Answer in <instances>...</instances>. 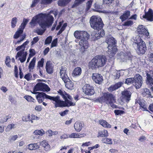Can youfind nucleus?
Listing matches in <instances>:
<instances>
[{"instance_id": "nucleus-1", "label": "nucleus", "mask_w": 153, "mask_h": 153, "mask_svg": "<svg viewBox=\"0 0 153 153\" xmlns=\"http://www.w3.org/2000/svg\"><path fill=\"white\" fill-rule=\"evenodd\" d=\"M51 11L49 13H39L34 16L30 23V27L33 28L37 23L43 29L37 28L35 32L39 35H42L44 33L46 27L48 26H51L53 21V17L50 14L53 13Z\"/></svg>"}, {"instance_id": "nucleus-2", "label": "nucleus", "mask_w": 153, "mask_h": 153, "mask_svg": "<svg viewBox=\"0 0 153 153\" xmlns=\"http://www.w3.org/2000/svg\"><path fill=\"white\" fill-rule=\"evenodd\" d=\"M58 92L65 101L62 100L59 96H57L56 97L55 102L54 103L55 108L69 107L75 105V103L72 101V97L65 91L59 90Z\"/></svg>"}, {"instance_id": "nucleus-3", "label": "nucleus", "mask_w": 153, "mask_h": 153, "mask_svg": "<svg viewBox=\"0 0 153 153\" xmlns=\"http://www.w3.org/2000/svg\"><path fill=\"white\" fill-rule=\"evenodd\" d=\"M74 37L77 39L75 40L76 42H79L80 46V51L83 53L89 47L87 40L89 35L84 31L76 30L74 33Z\"/></svg>"}, {"instance_id": "nucleus-4", "label": "nucleus", "mask_w": 153, "mask_h": 153, "mask_svg": "<svg viewBox=\"0 0 153 153\" xmlns=\"http://www.w3.org/2000/svg\"><path fill=\"white\" fill-rule=\"evenodd\" d=\"M107 60V58L105 56H95L89 63V66L92 69L103 67L105 64Z\"/></svg>"}, {"instance_id": "nucleus-5", "label": "nucleus", "mask_w": 153, "mask_h": 153, "mask_svg": "<svg viewBox=\"0 0 153 153\" xmlns=\"http://www.w3.org/2000/svg\"><path fill=\"white\" fill-rule=\"evenodd\" d=\"M29 42V41L27 40L21 46H18L16 48V51H20L17 52L16 56V58L17 59L18 57H21L19 58V60L21 63L24 62L26 59L27 53L26 51L25 52L24 51L25 46L27 45Z\"/></svg>"}, {"instance_id": "nucleus-6", "label": "nucleus", "mask_w": 153, "mask_h": 153, "mask_svg": "<svg viewBox=\"0 0 153 153\" xmlns=\"http://www.w3.org/2000/svg\"><path fill=\"white\" fill-rule=\"evenodd\" d=\"M114 99L113 95L110 93H105L102 96L98 99V100L101 103H105L113 108H116V105L113 103Z\"/></svg>"}, {"instance_id": "nucleus-7", "label": "nucleus", "mask_w": 153, "mask_h": 153, "mask_svg": "<svg viewBox=\"0 0 153 153\" xmlns=\"http://www.w3.org/2000/svg\"><path fill=\"white\" fill-rule=\"evenodd\" d=\"M90 22L91 27L97 30L102 29L104 25L101 18L99 16H92L90 18Z\"/></svg>"}, {"instance_id": "nucleus-8", "label": "nucleus", "mask_w": 153, "mask_h": 153, "mask_svg": "<svg viewBox=\"0 0 153 153\" xmlns=\"http://www.w3.org/2000/svg\"><path fill=\"white\" fill-rule=\"evenodd\" d=\"M32 93L36 94V99L39 103H42L45 99H49L55 102L56 97H53L50 96L43 92H33Z\"/></svg>"}, {"instance_id": "nucleus-9", "label": "nucleus", "mask_w": 153, "mask_h": 153, "mask_svg": "<svg viewBox=\"0 0 153 153\" xmlns=\"http://www.w3.org/2000/svg\"><path fill=\"white\" fill-rule=\"evenodd\" d=\"M33 92L37 91H48L50 90V88L48 85L43 82H39L37 83L34 87Z\"/></svg>"}, {"instance_id": "nucleus-10", "label": "nucleus", "mask_w": 153, "mask_h": 153, "mask_svg": "<svg viewBox=\"0 0 153 153\" xmlns=\"http://www.w3.org/2000/svg\"><path fill=\"white\" fill-rule=\"evenodd\" d=\"M134 85L136 89H139L142 86L143 83V78L139 74H135L133 77Z\"/></svg>"}, {"instance_id": "nucleus-11", "label": "nucleus", "mask_w": 153, "mask_h": 153, "mask_svg": "<svg viewBox=\"0 0 153 153\" xmlns=\"http://www.w3.org/2000/svg\"><path fill=\"white\" fill-rule=\"evenodd\" d=\"M132 57L130 52L129 51L126 52V53L121 52L117 56L118 59H120L123 62L126 61L127 60H131Z\"/></svg>"}, {"instance_id": "nucleus-12", "label": "nucleus", "mask_w": 153, "mask_h": 153, "mask_svg": "<svg viewBox=\"0 0 153 153\" xmlns=\"http://www.w3.org/2000/svg\"><path fill=\"white\" fill-rule=\"evenodd\" d=\"M137 31L138 34L142 37L144 36L148 37L149 36L148 30L142 25H140L138 26Z\"/></svg>"}, {"instance_id": "nucleus-13", "label": "nucleus", "mask_w": 153, "mask_h": 153, "mask_svg": "<svg viewBox=\"0 0 153 153\" xmlns=\"http://www.w3.org/2000/svg\"><path fill=\"white\" fill-rule=\"evenodd\" d=\"M82 89L84 93L89 96L93 95L95 92L93 87L89 84H85L83 87Z\"/></svg>"}, {"instance_id": "nucleus-14", "label": "nucleus", "mask_w": 153, "mask_h": 153, "mask_svg": "<svg viewBox=\"0 0 153 153\" xmlns=\"http://www.w3.org/2000/svg\"><path fill=\"white\" fill-rule=\"evenodd\" d=\"M92 79L96 83L99 85L101 84L103 81V76L99 74L93 73L92 76Z\"/></svg>"}, {"instance_id": "nucleus-15", "label": "nucleus", "mask_w": 153, "mask_h": 153, "mask_svg": "<svg viewBox=\"0 0 153 153\" xmlns=\"http://www.w3.org/2000/svg\"><path fill=\"white\" fill-rule=\"evenodd\" d=\"M131 93L127 91H124L122 93L120 98L123 102H128L130 100Z\"/></svg>"}, {"instance_id": "nucleus-16", "label": "nucleus", "mask_w": 153, "mask_h": 153, "mask_svg": "<svg viewBox=\"0 0 153 153\" xmlns=\"http://www.w3.org/2000/svg\"><path fill=\"white\" fill-rule=\"evenodd\" d=\"M137 52L138 54H144L146 50V47L145 42L137 46Z\"/></svg>"}, {"instance_id": "nucleus-17", "label": "nucleus", "mask_w": 153, "mask_h": 153, "mask_svg": "<svg viewBox=\"0 0 153 153\" xmlns=\"http://www.w3.org/2000/svg\"><path fill=\"white\" fill-rule=\"evenodd\" d=\"M106 42L108 45V49H111L113 47H116L115 45L116 43V41L112 37L108 38L106 40Z\"/></svg>"}, {"instance_id": "nucleus-18", "label": "nucleus", "mask_w": 153, "mask_h": 153, "mask_svg": "<svg viewBox=\"0 0 153 153\" xmlns=\"http://www.w3.org/2000/svg\"><path fill=\"white\" fill-rule=\"evenodd\" d=\"M67 68L65 67L62 66L60 69V77L63 81H65L66 79L68 78L67 75Z\"/></svg>"}, {"instance_id": "nucleus-19", "label": "nucleus", "mask_w": 153, "mask_h": 153, "mask_svg": "<svg viewBox=\"0 0 153 153\" xmlns=\"http://www.w3.org/2000/svg\"><path fill=\"white\" fill-rule=\"evenodd\" d=\"M143 17L146 19L148 21H153V12L151 9H149L148 12L145 13Z\"/></svg>"}, {"instance_id": "nucleus-20", "label": "nucleus", "mask_w": 153, "mask_h": 153, "mask_svg": "<svg viewBox=\"0 0 153 153\" xmlns=\"http://www.w3.org/2000/svg\"><path fill=\"white\" fill-rule=\"evenodd\" d=\"M84 125V124L82 122L78 121L76 122L75 123L74 127L76 131L79 132L82 129Z\"/></svg>"}, {"instance_id": "nucleus-21", "label": "nucleus", "mask_w": 153, "mask_h": 153, "mask_svg": "<svg viewBox=\"0 0 153 153\" xmlns=\"http://www.w3.org/2000/svg\"><path fill=\"white\" fill-rule=\"evenodd\" d=\"M123 84L121 82L116 83L114 85H112L108 88V90L110 92H112L120 88Z\"/></svg>"}, {"instance_id": "nucleus-22", "label": "nucleus", "mask_w": 153, "mask_h": 153, "mask_svg": "<svg viewBox=\"0 0 153 153\" xmlns=\"http://www.w3.org/2000/svg\"><path fill=\"white\" fill-rule=\"evenodd\" d=\"M63 81L65 83V86L68 89L72 90L73 89L74 87V84L72 82L69 78V77Z\"/></svg>"}, {"instance_id": "nucleus-23", "label": "nucleus", "mask_w": 153, "mask_h": 153, "mask_svg": "<svg viewBox=\"0 0 153 153\" xmlns=\"http://www.w3.org/2000/svg\"><path fill=\"white\" fill-rule=\"evenodd\" d=\"M45 69L46 72L49 74H52L53 72V67L50 64V61H48L46 64Z\"/></svg>"}, {"instance_id": "nucleus-24", "label": "nucleus", "mask_w": 153, "mask_h": 153, "mask_svg": "<svg viewBox=\"0 0 153 153\" xmlns=\"http://www.w3.org/2000/svg\"><path fill=\"white\" fill-rule=\"evenodd\" d=\"M117 50V47H113L111 49H108L107 53L110 58H112L115 54Z\"/></svg>"}, {"instance_id": "nucleus-25", "label": "nucleus", "mask_w": 153, "mask_h": 153, "mask_svg": "<svg viewBox=\"0 0 153 153\" xmlns=\"http://www.w3.org/2000/svg\"><path fill=\"white\" fill-rule=\"evenodd\" d=\"M41 145L44 148V150L46 151H49L50 150V146L47 141L44 140L40 143Z\"/></svg>"}, {"instance_id": "nucleus-26", "label": "nucleus", "mask_w": 153, "mask_h": 153, "mask_svg": "<svg viewBox=\"0 0 153 153\" xmlns=\"http://www.w3.org/2000/svg\"><path fill=\"white\" fill-rule=\"evenodd\" d=\"M91 39L93 41H95L99 39L100 38V36L99 32H92L91 34Z\"/></svg>"}, {"instance_id": "nucleus-27", "label": "nucleus", "mask_w": 153, "mask_h": 153, "mask_svg": "<svg viewBox=\"0 0 153 153\" xmlns=\"http://www.w3.org/2000/svg\"><path fill=\"white\" fill-rule=\"evenodd\" d=\"M130 15V12L128 11H126L124 12L123 15L120 16V18L122 21H123L128 18Z\"/></svg>"}, {"instance_id": "nucleus-28", "label": "nucleus", "mask_w": 153, "mask_h": 153, "mask_svg": "<svg viewBox=\"0 0 153 153\" xmlns=\"http://www.w3.org/2000/svg\"><path fill=\"white\" fill-rule=\"evenodd\" d=\"M141 36H137L134 39L133 42L137 45V46L142 44V43L144 42L141 38Z\"/></svg>"}, {"instance_id": "nucleus-29", "label": "nucleus", "mask_w": 153, "mask_h": 153, "mask_svg": "<svg viewBox=\"0 0 153 153\" xmlns=\"http://www.w3.org/2000/svg\"><path fill=\"white\" fill-rule=\"evenodd\" d=\"M82 73V69L81 68L77 67L75 68L73 71V75L75 76H79Z\"/></svg>"}, {"instance_id": "nucleus-30", "label": "nucleus", "mask_w": 153, "mask_h": 153, "mask_svg": "<svg viewBox=\"0 0 153 153\" xmlns=\"http://www.w3.org/2000/svg\"><path fill=\"white\" fill-rule=\"evenodd\" d=\"M99 123L103 127L110 128L111 127V125L109 124L105 120H101L99 121Z\"/></svg>"}, {"instance_id": "nucleus-31", "label": "nucleus", "mask_w": 153, "mask_h": 153, "mask_svg": "<svg viewBox=\"0 0 153 153\" xmlns=\"http://www.w3.org/2000/svg\"><path fill=\"white\" fill-rule=\"evenodd\" d=\"M137 102L138 103L141 109L143 111H147V107L146 105L143 102H142L140 100H138Z\"/></svg>"}, {"instance_id": "nucleus-32", "label": "nucleus", "mask_w": 153, "mask_h": 153, "mask_svg": "<svg viewBox=\"0 0 153 153\" xmlns=\"http://www.w3.org/2000/svg\"><path fill=\"white\" fill-rule=\"evenodd\" d=\"M71 0H59L58 5L60 6H64L68 4Z\"/></svg>"}, {"instance_id": "nucleus-33", "label": "nucleus", "mask_w": 153, "mask_h": 153, "mask_svg": "<svg viewBox=\"0 0 153 153\" xmlns=\"http://www.w3.org/2000/svg\"><path fill=\"white\" fill-rule=\"evenodd\" d=\"M39 148V145L37 143L30 144L28 145V149L30 150H35L38 149Z\"/></svg>"}, {"instance_id": "nucleus-34", "label": "nucleus", "mask_w": 153, "mask_h": 153, "mask_svg": "<svg viewBox=\"0 0 153 153\" xmlns=\"http://www.w3.org/2000/svg\"><path fill=\"white\" fill-rule=\"evenodd\" d=\"M112 74L114 76V79H118L121 74H120V70L117 71L114 70L112 73Z\"/></svg>"}, {"instance_id": "nucleus-35", "label": "nucleus", "mask_w": 153, "mask_h": 153, "mask_svg": "<svg viewBox=\"0 0 153 153\" xmlns=\"http://www.w3.org/2000/svg\"><path fill=\"white\" fill-rule=\"evenodd\" d=\"M36 60V58L35 57H34L33 58L31 61L30 62L28 66V68L30 69V70H32L33 69L35 65V63Z\"/></svg>"}, {"instance_id": "nucleus-36", "label": "nucleus", "mask_w": 153, "mask_h": 153, "mask_svg": "<svg viewBox=\"0 0 153 153\" xmlns=\"http://www.w3.org/2000/svg\"><path fill=\"white\" fill-rule=\"evenodd\" d=\"M142 94L144 96L150 97L151 96V93L149 90L147 88H145L142 91Z\"/></svg>"}, {"instance_id": "nucleus-37", "label": "nucleus", "mask_w": 153, "mask_h": 153, "mask_svg": "<svg viewBox=\"0 0 153 153\" xmlns=\"http://www.w3.org/2000/svg\"><path fill=\"white\" fill-rule=\"evenodd\" d=\"M98 135L102 137H107L108 135L107 131L105 130L99 131L98 132Z\"/></svg>"}, {"instance_id": "nucleus-38", "label": "nucleus", "mask_w": 153, "mask_h": 153, "mask_svg": "<svg viewBox=\"0 0 153 153\" xmlns=\"http://www.w3.org/2000/svg\"><path fill=\"white\" fill-rule=\"evenodd\" d=\"M69 138H80L84 136L83 134H80L77 133H72L69 135Z\"/></svg>"}, {"instance_id": "nucleus-39", "label": "nucleus", "mask_w": 153, "mask_h": 153, "mask_svg": "<svg viewBox=\"0 0 153 153\" xmlns=\"http://www.w3.org/2000/svg\"><path fill=\"white\" fill-rule=\"evenodd\" d=\"M102 143L108 144H112V140L110 138L103 137L102 138Z\"/></svg>"}, {"instance_id": "nucleus-40", "label": "nucleus", "mask_w": 153, "mask_h": 153, "mask_svg": "<svg viewBox=\"0 0 153 153\" xmlns=\"http://www.w3.org/2000/svg\"><path fill=\"white\" fill-rule=\"evenodd\" d=\"M17 22V19L16 17H14L12 19L11 21V27L12 28H14L16 26Z\"/></svg>"}, {"instance_id": "nucleus-41", "label": "nucleus", "mask_w": 153, "mask_h": 153, "mask_svg": "<svg viewBox=\"0 0 153 153\" xmlns=\"http://www.w3.org/2000/svg\"><path fill=\"white\" fill-rule=\"evenodd\" d=\"M134 83L133 78H126L125 81V83L128 85H130Z\"/></svg>"}, {"instance_id": "nucleus-42", "label": "nucleus", "mask_w": 153, "mask_h": 153, "mask_svg": "<svg viewBox=\"0 0 153 153\" xmlns=\"http://www.w3.org/2000/svg\"><path fill=\"white\" fill-rule=\"evenodd\" d=\"M33 133L36 135L42 136L45 134V132L42 129L40 130H36Z\"/></svg>"}, {"instance_id": "nucleus-43", "label": "nucleus", "mask_w": 153, "mask_h": 153, "mask_svg": "<svg viewBox=\"0 0 153 153\" xmlns=\"http://www.w3.org/2000/svg\"><path fill=\"white\" fill-rule=\"evenodd\" d=\"M44 62L45 59L43 58H42L38 62L37 66L38 68H41L43 67Z\"/></svg>"}, {"instance_id": "nucleus-44", "label": "nucleus", "mask_w": 153, "mask_h": 153, "mask_svg": "<svg viewBox=\"0 0 153 153\" xmlns=\"http://www.w3.org/2000/svg\"><path fill=\"white\" fill-rule=\"evenodd\" d=\"M23 31L22 30H21L19 29L15 33L13 36V37L15 39L18 38L20 35L22 33Z\"/></svg>"}, {"instance_id": "nucleus-45", "label": "nucleus", "mask_w": 153, "mask_h": 153, "mask_svg": "<svg viewBox=\"0 0 153 153\" xmlns=\"http://www.w3.org/2000/svg\"><path fill=\"white\" fill-rule=\"evenodd\" d=\"M52 39L51 36H50L46 39L45 41V45L49 44L51 43Z\"/></svg>"}, {"instance_id": "nucleus-46", "label": "nucleus", "mask_w": 153, "mask_h": 153, "mask_svg": "<svg viewBox=\"0 0 153 153\" xmlns=\"http://www.w3.org/2000/svg\"><path fill=\"white\" fill-rule=\"evenodd\" d=\"M24 98L28 102H34L35 100L31 96L26 95L24 96Z\"/></svg>"}, {"instance_id": "nucleus-47", "label": "nucleus", "mask_w": 153, "mask_h": 153, "mask_svg": "<svg viewBox=\"0 0 153 153\" xmlns=\"http://www.w3.org/2000/svg\"><path fill=\"white\" fill-rule=\"evenodd\" d=\"M67 26V24L66 23H64L62 25L60 30L57 33V35H59L61 33H62V32L65 30Z\"/></svg>"}, {"instance_id": "nucleus-48", "label": "nucleus", "mask_w": 153, "mask_h": 153, "mask_svg": "<svg viewBox=\"0 0 153 153\" xmlns=\"http://www.w3.org/2000/svg\"><path fill=\"white\" fill-rule=\"evenodd\" d=\"M133 24V22L131 20H128L124 22L123 25L124 26H131Z\"/></svg>"}, {"instance_id": "nucleus-49", "label": "nucleus", "mask_w": 153, "mask_h": 153, "mask_svg": "<svg viewBox=\"0 0 153 153\" xmlns=\"http://www.w3.org/2000/svg\"><path fill=\"white\" fill-rule=\"evenodd\" d=\"M22 120L24 121H28L30 120V117L29 114L23 116Z\"/></svg>"}, {"instance_id": "nucleus-50", "label": "nucleus", "mask_w": 153, "mask_h": 153, "mask_svg": "<svg viewBox=\"0 0 153 153\" xmlns=\"http://www.w3.org/2000/svg\"><path fill=\"white\" fill-rule=\"evenodd\" d=\"M15 125L13 124H9L6 129V131H9L11 130L13 128H14Z\"/></svg>"}, {"instance_id": "nucleus-51", "label": "nucleus", "mask_w": 153, "mask_h": 153, "mask_svg": "<svg viewBox=\"0 0 153 153\" xmlns=\"http://www.w3.org/2000/svg\"><path fill=\"white\" fill-rule=\"evenodd\" d=\"M124 112L123 111L120 110H115L114 111V113L117 115H121L123 114Z\"/></svg>"}, {"instance_id": "nucleus-52", "label": "nucleus", "mask_w": 153, "mask_h": 153, "mask_svg": "<svg viewBox=\"0 0 153 153\" xmlns=\"http://www.w3.org/2000/svg\"><path fill=\"white\" fill-rule=\"evenodd\" d=\"M10 57L7 56L6 57L5 63L6 65L9 67H11V65L10 64Z\"/></svg>"}, {"instance_id": "nucleus-53", "label": "nucleus", "mask_w": 153, "mask_h": 153, "mask_svg": "<svg viewBox=\"0 0 153 153\" xmlns=\"http://www.w3.org/2000/svg\"><path fill=\"white\" fill-rule=\"evenodd\" d=\"M57 42V39L56 38L53 40L51 45V48H52L56 46Z\"/></svg>"}, {"instance_id": "nucleus-54", "label": "nucleus", "mask_w": 153, "mask_h": 153, "mask_svg": "<svg viewBox=\"0 0 153 153\" xmlns=\"http://www.w3.org/2000/svg\"><path fill=\"white\" fill-rule=\"evenodd\" d=\"M69 138V135L67 134L64 133L60 136V138L62 140Z\"/></svg>"}, {"instance_id": "nucleus-55", "label": "nucleus", "mask_w": 153, "mask_h": 153, "mask_svg": "<svg viewBox=\"0 0 153 153\" xmlns=\"http://www.w3.org/2000/svg\"><path fill=\"white\" fill-rule=\"evenodd\" d=\"M84 0H76L74 1V4L73 5V7H74L77 6L78 4H80L81 2L84 1Z\"/></svg>"}, {"instance_id": "nucleus-56", "label": "nucleus", "mask_w": 153, "mask_h": 153, "mask_svg": "<svg viewBox=\"0 0 153 153\" xmlns=\"http://www.w3.org/2000/svg\"><path fill=\"white\" fill-rule=\"evenodd\" d=\"M29 51L30 52L29 55L30 56L32 57L36 54L35 51L34 49H30L29 50Z\"/></svg>"}, {"instance_id": "nucleus-57", "label": "nucleus", "mask_w": 153, "mask_h": 153, "mask_svg": "<svg viewBox=\"0 0 153 153\" xmlns=\"http://www.w3.org/2000/svg\"><path fill=\"white\" fill-rule=\"evenodd\" d=\"M18 138V136L17 135H12L10 137L9 140L10 141H15Z\"/></svg>"}, {"instance_id": "nucleus-58", "label": "nucleus", "mask_w": 153, "mask_h": 153, "mask_svg": "<svg viewBox=\"0 0 153 153\" xmlns=\"http://www.w3.org/2000/svg\"><path fill=\"white\" fill-rule=\"evenodd\" d=\"M52 0H42L41 3L44 4H50Z\"/></svg>"}, {"instance_id": "nucleus-59", "label": "nucleus", "mask_w": 153, "mask_h": 153, "mask_svg": "<svg viewBox=\"0 0 153 153\" xmlns=\"http://www.w3.org/2000/svg\"><path fill=\"white\" fill-rule=\"evenodd\" d=\"M97 30V32H99L100 36V37H102L105 35V31L101 29Z\"/></svg>"}, {"instance_id": "nucleus-60", "label": "nucleus", "mask_w": 153, "mask_h": 153, "mask_svg": "<svg viewBox=\"0 0 153 153\" xmlns=\"http://www.w3.org/2000/svg\"><path fill=\"white\" fill-rule=\"evenodd\" d=\"M39 40V38L37 36L36 37H34L33 38V41L31 42V45H34V44L36 43Z\"/></svg>"}, {"instance_id": "nucleus-61", "label": "nucleus", "mask_w": 153, "mask_h": 153, "mask_svg": "<svg viewBox=\"0 0 153 153\" xmlns=\"http://www.w3.org/2000/svg\"><path fill=\"white\" fill-rule=\"evenodd\" d=\"M39 0H33L31 6V7H35Z\"/></svg>"}, {"instance_id": "nucleus-62", "label": "nucleus", "mask_w": 153, "mask_h": 153, "mask_svg": "<svg viewBox=\"0 0 153 153\" xmlns=\"http://www.w3.org/2000/svg\"><path fill=\"white\" fill-rule=\"evenodd\" d=\"M112 0H103V4H109L112 2Z\"/></svg>"}, {"instance_id": "nucleus-63", "label": "nucleus", "mask_w": 153, "mask_h": 153, "mask_svg": "<svg viewBox=\"0 0 153 153\" xmlns=\"http://www.w3.org/2000/svg\"><path fill=\"white\" fill-rule=\"evenodd\" d=\"M39 119V117H38L36 116H35L34 115H31V122L32 123H33V120H38Z\"/></svg>"}, {"instance_id": "nucleus-64", "label": "nucleus", "mask_w": 153, "mask_h": 153, "mask_svg": "<svg viewBox=\"0 0 153 153\" xmlns=\"http://www.w3.org/2000/svg\"><path fill=\"white\" fill-rule=\"evenodd\" d=\"M68 110H66L63 112L59 113V114L62 116H64L68 114Z\"/></svg>"}]
</instances>
